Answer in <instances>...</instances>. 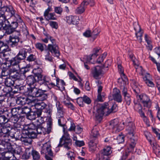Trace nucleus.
I'll return each instance as SVG.
<instances>
[{"mask_svg": "<svg viewBox=\"0 0 160 160\" xmlns=\"http://www.w3.org/2000/svg\"><path fill=\"white\" fill-rule=\"evenodd\" d=\"M118 107L116 104H113L110 109L109 108V104L108 102H105L103 104H98L97 107V112L96 117L98 118L102 117L104 114L108 115L111 112H116Z\"/></svg>", "mask_w": 160, "mask_h": 160, "instance_id": "nucleus-1", "label": "nucleus"}, {"mask_svg": "<svg viewBox=\"0 0 160 160\" xmlns=\"http://www.w3.org/2000/svg\"><path fill=\"white\" fill-rule=\"evenodd\" d=\"M16 11L11 6L8 7L4 6L0 8V14L4 15L8 19L9 18L14 16L15 20L21 22L22 21L20 16L16 13Z\"/></svg>", "mask_w": 160, "mask_h": 160, "instance_id": "nucleus-2", "label": "nucleus"}, {"mask_svg": "<svg viewBox=\"0 0 160 160\" xmlns=\"http://www.w3.org/2000/svg\"><path fill=\"white\" fill-rule=\"evenodd\" d=\"M67 126H65L63 128L64 134L60 139L59 143L57 148L61 147L63 145L64 147L67 150L71 148L70 146L72 145V140L70 138L69 134H68V130L67 129Z\"/></svg>", "mask_w": 160, "mask_h": 160, "instance_id": "nucleus-3", "label": "nucleus"}, {"mask_svg": "<svg viewBox=\"0 0 160 160\" xmlns=\"http://www.w3.org/2000/svg\"><path fill=\"white\" fill-rule=\"evenodd\" d=\"M126 129L128 131L127 136L129 138L128 142L129 143V148L133 150L135 148L136 144V137L134 136L135 134V127L132 125V123L127 126Z\"/></svg>", "mask_w": 160, "mask_h": 160, "instance_id": "nucleus-4", "label": "nucleus"}, {"mask_svg": "<svg viewBox=\"0 0 160 160\" xmlns=\"http://www.w3.org/2000/svg\"><path fill=\"white\" fill-rule=\"evenodd\" d=\"M46 92V91L42 90L34 87L30 88L29 93L32 97H37L38 99L42 101L47 98V95L45 93Z\"/></svg>", "mask_w": 160, "mask_h": 160, "instance_id": "nucleus-5", "label": "nucleus"}, {"mask_svg": "<svg viewBox=\"0 0 160 160\" xmlns=\"http://www.w3.org/2000/svg\"><path fill=\"white\" fill-rule=\"evenodd\" d=\"M36 128V126L33 123L25 125L23 128V132L28 135L31 139L34 138L36 137L37 134Z\"/></svg>", "mask_w": 160, "mask_h": 160, "instance_id": "nucleus-6", "label": "nucleus"}, {"mask_svg": "<svg viewBox=\"0 0 160 160\" xmlns=\"http://www.w3.org/2000/svg\"><path fill=\"white\" fill-rule=\"evenodd\" d=\"M15 21L12 22L10 24L9 21L7 20L8 24H5L3 27V29L5 31V33L10 34L13 33L18 26V23L21 24V23H20L18 21ZM20 25L21 26V25Z\"/></svg>", "mask_w": 160, "mask_h": 160, "instance_id": "nucleus-7", "label": "nucleus"}, {"mask_svg": "<svg viewBox=\"0 0 160 160\" xmlns=\"http://www.w3.org/2000/svg\"><path fill=\"white\" fill-rule=\"evenodd\" d=\"M20 35L19 32L16 31L11 35H10L7 42L8 45L11 47H14L17 46L20 40Z\"/></svg>", "mask_w": 160, "mask_h": 160, "instance_id": "nucleus-8", "label": "nucleus"}, {"mask_svg": "<svg viewBox=\"0 0 160 160\" xmlns=\"http://www.w3.org/2000/svg\"><path fill=\"white\" fill-rule=\"evenodd\" d=\"M136 95L140 102L142 103L145 108H150L151 106V101L149 96L145 94L138 95L136 94Z\"/></svg>", "mask_w": 160, "mask_h": 160, "instance_id": "nucleus-9", "label": "nucleus"}, {"mask_svg": "<svg viewBox=\"0 0 160 160\" xmlns=\"http://www.w3.org/2000/svg\"><path fill=\"white\" fill-rule=\"evenodd\" d=\"M112 152L111 148L109 146H105L97 154V157L98 160L101 159V158L109 157Z\"/></svg>", "mask_w": 160, "mask_h": 160, "instance_id": "nucleus-10", "label": "nucleus"}, {"mask_svg": "<svg viewBox=\"0 0 160 160\" xmlns=\"http://www.w3.org/2000/svg\"><path fill=\"white\" fill-rule=\"evenodd\" d=\"M20 115H12L9 119V121L10 122L14 128H20L22 124V120Z\"/></svg>", "mask_w": 160, "mask_h": 160, "instance_id": "nucleus-11", "label": "nucleus"}, {"mask_svg": "<svg viewBox=\"0 0 160 160\" xmlns=\"http://www.w3.org/2000/svg\"><path fill=\"white\" fill-rule=\"evenodd\" d=\"M109 128L112 130L113 132L116 133L119 132L122 129L119 126V122L117 119H114L109 122Z\"/></svg>", "mask_w": 160, "mask_h": 160, "instance_id": "nucleus-12", "label": "nucleus"}, {"mask_svg": "<svg viewBox=\"0 0 160 160\" xmlns=\"http://www.w3.org/2000/svg\"><path fill=\"white\" fill-rule=\"evenodd\" d=\"M48 49L55 57H58L60 55L59 48L56 44H48Z\"/></svg>", "mask_w": 160, "mask_h": 160, "instance_id": "nucleus-13", "label": "nucleus"}, {"mask_svg": "<svg viewBox=\"0 0 160 160\" xmlns=\"http://www.w3.org/2000/svg\"><path fill=\"white\" fill-rule=\"evenodd\" d=\"M41 154H48L51 156L53 153L51 149V144L49 142H47L43 145L41 150Z\"/></svg>", "mask_w": 160, "mask_h": 160, "instance_id": "nucleus-14", "label": "nucleus"}, {"mask_svg": "<svg viewBox=\"0 0 160 160\" xmlns=\"http://www.w3.org/2000/svg\"><path fill=\"white\" fill-rule=\"evenodd\" d=\"M2 131V134L3 138H6V139L9 138V135L10 132L12 130V127L10 125L8 124L3 125L1 128Z\"/></svg>", "mask_w": 160, "mask_h": 160, "instance_id": "nucleus-15", "label": "nucleus"}, {"mask_svg": "<svg viewBox=\"0 0 160 160\" xmlns=\"http://www.w3.org/2000/svg\"><path fill=\"white\" fill-rule=\"evenodd\" d=\"M21 23V25L20 28H21V31L22 34V39L23 40H26L29 36V32L28 29V28L25 25L24 23L23 22L22 20L21 22H19Z\"/></svg>", "mask_w": 160, "mask_h": 160, "instance_id": "nucleus-16", "label": "nucleus"}, {"mask_svg": "<svg viewBox=\"0 0 160 160\" xmlns=\"http://www.w3.org/2000/svg\"><path fill=\"white\" fill-rule=\"evenodd\" d=\"M47 106V104L42 102H40L35 103L34 108H35L37 111V116L41 115L42 110H44Z\"/></svg>", "mask_w": 160, "mask_h": 160, "instance_id": "nucleus-17", "label": "nucleus"}, {"mask_svg": "<svg viewBox=\"0 0 160 160\" xmlns=\"http://www.w3.org/2000/svg\"><path fill=\"white\" fill-rule=\"evenodd\" d=\"M134 28L136 31L135 35L138 40L140 43L142 42L143 31L141 30L140 26L137 23L134 25Z\"/></svg>", "mask_w": 160, "mask_h": 160, "instance_id": "nucleus-18", "label": "nucleus"}, {"mask_svg": "<svg viewBox=\"0 0 160 160\" xmlns=\"http://www.w3.org/2000/svg\"><path fill=\"white\" fill-rule=\"evenodd\" d=\"M42 69L40 68H34L32 71L34 76L37 77L38 81L39 83L42 80L43 78L46 77L45 76H43L42 75Z\"/></svg>", "mask_w": 160, "mask_h": 160, "instance_id": "nucleus-19", "label": "nucleus"}, {"mask_svg": "<svg viewBox=\"0 0 160 160\" xmlns=\"http://www.w3.org/2000/svg\"><path fill=\"white\" fill-rule=\"evenodd\" d=\"M16 69H12L10 78L13 79V80H24V77L23 75H21L20 72H16Z\"/></svg>", "mask_w": 160, "mask_h": 160, "instance_id": "nucleus-20", "label": "nucleus"}, {"mask_svg": "<svg viewBox=\"0 0 160 160\" xmlns=\"http://www.w3.org/2000/svg\"><path fill=\"white\" fill-rule=\"evenodd\" d=\"M112 97L113 99L118 102H122V97L120 94V90L116 88L113 89Z\"/></svg>", "mask_w": 160, "mask_h": 160, "instance_id": "nucleus-21", "label": "nucleus"}, {"mask_svg": "<svg viewBox=\"0 0 160 160\" xmlns=\"http://www.w3.org/2000/svg\"><path fill=\"white\" fill-rule=\"evenodd\" d=\"M89 4L88 1L84 0L81 3L80 6L77 8L75 10V12L77 14H81L84 12L85 8L87 5Z\"/></svg>", "mask_w": 160, "mask_h": 160, "instance_id": "nucleus-22", "label": "nucleus"}, {"mask_svg": "<svg viewBox=\"0 0 160 160\" xmlns=\"http://www.w3.org/2000/svg\"><path fill=\"white\" fill-rule=\"evenodd\" d=\"M91 72L93 78L97 79L98 77L102 73V68L98 66L92 69Z\"/></svg>", "mask_w": 160, "mask_h": 160, "instance_id": "nucleus-23", "label": "nucleus"}, {"mask_svg": "<svg viewBox=\"0 0 160 160\" xmlns=\"http://www.w3.org/2000/svg\"><path fill=\"white\" fill-rule=\"evenodd\" d=\"M20 140L24 144L27 145L31 144L32 142V139L27 134L23 133V130L22 134L20 137Z\"/></svg>", "mask_w": 160, "mask_h": 160, "instance_id": "nucleus-24", "label": "nucleus"}, {"mask_svg": "<svg viewBox=\"0 0 160 160\" xmlns=\"http://www.w3.org/2000/svg\"><path fill=\"white\" fill-rule=\"evenodd\" d=\"M28 50L25 48H21L16 56L21 60H24L26 57Z\"/></svg>", "mask_w": 160, "mask_h": 160, "instance_id": "nucleus-25", "label": "nucleus"}, {"mask_svg": "<svg viewBox=\"0 0 160 160\" xmlns=\"http://www.w3.org/2000/svg\"><path fill=\"white\" fill-rule=\"evenodd\" d=\"M9 139L0 138V145H2L4 147V148L10 150L11 148V143L9 142Z\"/></svg>", "mask_w": 160, "mask_h": 160, "instance_id": "nucleus-26", "label": "nucleus"}, {"mask_svg": "<svg viewBox=\"0 0 160 160\" xmlns=\"http://www.w3.org/2000/svg\"><path fill=\"white\" fill-rule=\"evenodd\" d=\"M78 18L76 16H70L66 17L67 22L69 24L76 25L78 23Z\"/></svg>", "mask_w": 160, "mask_h": 160, "instance_id": "nucleus-27", "label": "nucleus"}, {"mask_svg": "<svg viewBox=\"0 0 160 160\" xmlns=\"http://www.w3.org/2000/svg\"><path fill=\"white\" fill-rule=\"evenodd\" d=\"M56 106L57 110V114L60 117H63L65 113V109L64 108L62 105L60 103V102H57L56 104Z\"/></svg>", "mask_w": 160, "mask_h": 160, "instance_id": "nucleus-28", "label": "nucleus"}, {"mask_svg": "<svg viewBox=\"0 0 160 160\" xmlns=\"http://www.w3.org/2000/svg\"><path fill=\"white\" fill-rule=\"evenodd\" d=\"M40 84H43L49 89H50L56 86L54 83L50 82L46 77L45 78H43L42 80L40 82Z\"/></svg>", "mask_w": 160, "mask_h": 160, "instance_id": "nucleus-29", "label": "nucleus"}, {"mask_svg": "<svg viewBox=\"0 0 160 160\" xmlns=\"http://www.w3.org/2000/svg\"><path fill=\"white\" fill-rule=\"evenodd\" d=\"M27 83L29 86L33 85L36 84L38 80L36 79L35 77L32 75H30L27 76L26 79Z\"/></svg>", "mask_w": 160, "mask_h": 160, "instance_id": "nucleus-30", "label": "nucleus"}, {"mask_svg": "<svg viewBox=\"0 0 160 160\" xmlns=\"http://www.w3.org/2000/svg\"><path fill=\"white\" fill-rule=\"evenodd\" d=\"M97 140L96 139H94V140H91L88 142L89 150L90 151L93 152L96 150L97 147Z\"/></svg>", "mask_w": 160, "mask_h": 160, "instance_id": "nucleus-31", "label": "nucleus"}, {"mask_svg": "<svg viewBox=\"0 0 160 160\" xmlns=\"http://www.w3.org/2000/svg\"><path fill=\"white\" fill-rule=\"evenodd\" d=\"M56 86L60 90H63L65 89L64 86L65 83L64 81L62 80H60L59 78L56 79Z\"/></svg>", "mask_w": 160, "mask_h": 160, "instance_id": "nucleus-32", "label": "nucleus"}, {"mask_svg": "<svg viewBox=\"0 0 160 160\" xmlns=\"http://www.w3.org/2000/svg\"><path fill=\"white\" fill-rule=\"evenodd\" d=\"M12 69L9 68H3L2 70L1 73V77L3 78L4 77H6L9 75L10 77L11 73L12 72Z\"/></svg>", "mask_w": 160, "mask_h": 160, "instance_id": "nucleus-33", "label": "nucleus"}, {"mask_svg": "<svg viewBox=\"0 0 160 160\" xmlns=\"http://www.w3.org/2000/svg\"><path fill=\"white\" fill-rule=\"evenodd\" d=\"M11 65L14 66H18V64L21 61L18 58L17 56H16L13 58H12L11 60L7 61Z\"/></svg>", "mask_w": 160, "mask_h": 160, "instance_id": "nucleus-34", "label": "nucleus"}, {"mask_svg": "<svg viewBox=\"0 0 160 160\" xmlns=\"http://www.w3.org/2000/svg\"><path fill=\"white\" fill-rule=\"evenodd\" d=\"M145 40L147 43V48L148 49L151 50L152 48V42L151 38L147 34L145 35Z\"/></svg>", "mask_w": 160, "mask_h": 160, "instance_id": "nucleus-35", "label": "nucleus"}, {"mask_svg": "<svg viewBox=\"0 0 160 160\" xmlns=\"http://www.w3.org/2000/svg\"><path fill=\"white\" fill-rule=\"evenodd\" d=\"M44 16L46 20H56L57 19L55 14L54 12H51L44 15Z\"/></svg>", "mask_w": 160, "mask_h": 160, "instance_id": "nucleus-36", "label": "nucleus"}, {"mask_svg": "<svg viewBox=\"0 0 160 160\" xmlns=\"http://www.w3.org/2000/svg\"><path fill=\"white\" fill-rule=\"evenodd\" d=\"M121 78H119L118 82L121 87H124L125 85L128 83V79L126 76H121Z\"/></svg>", "mask_w": 160, "mask_h": 160, "instance_id": "nucleus-37", "label": "nucleus"}, {"mask_svg": "<svg viewBox=\"0 0 160 160\" xmlns=\"http://www.w3.org/2000/svg\"><path fill=\"white\" fill-rule=\"evenodd\" d=\"M32 109H34V108H32L31 107H28V106H25L22 108H20V111H21V114H25L27 116L30 112L32 111Z\"/></svg>", "mask_w": 160, "mask_h": 160, "instance_id": "nucleus-38", "label": "nucleus"}, {"mask_svg": "<svg viewBox=\"0 0 160 160\" xmlns=\"http://www.w3.org/2000/svg\"><path fill=\"white\" fill-rule=\"evenodd\" d=\"M37 116V111H32L30 112L27 117L28 119L30 120H33L36 119Z\"/></svg>", "mask_w": 160, "mask_h": 160, "instance_id": "nucleus-39", "label": "nucleus"}, {"mask_svg": "<svg viewBox=\"0 0 160 160\" xmlns=\"http://www.w3.org/2000/svg\"><path fill=\"white\" fill-rule=\"evenodd\" d=\"M4 78L5 79L4 81L5 84L6 86L11 87V86H13L14 84V80H12V79L10 78Z\"/></svg>", "mask_w": 160, "mask_h": 160, "instance_id": "nucleus-40", "label": "nucleus"}, {"mask_svg": "<svg viewBox=\"0 0 160 160\" xmlns=\"http://www.w3.org/2000/svg\"><path fill=\"white\" fill-rule=\"evenodd\" d=\"M20 108H12L11 110V112L12 115H18L21 114V111H20Z\"/></svg>", "mask_w": 160, "mask_h": 160, "instance_id": "nucleus-41", "label": "nucleus"}, {"mask_svg": "<svg viewBox=\"0 0 160 160\" xmlns=\"http://www.w3.org/2000/svg\"><path fill=\"white\" fill-rule=\"evenodd\" d=\"M36 129L37 130V134H43L44 135L47 132L46 128L41 126H38V127L36 126Z\"/></svg>", "mask_w": 160, "mask_h": 160, "instance_id": "nucleus-42", "label": "nucleus"}, {"mask_svg": "<svg viewBox=\"0 0 160 160\" xmlns=\"http://www.w3.org/2000/svg\"><path fill=\"white\" fill-rule=\"evenodd\" d=\"M25 101V104H27L29 107L32 108H34V106L35 105V102L33 100H31L28 98H26L23 99Z\"/></svg>", "mask_w": 160, "mask_h": 160, "instance_id": "nucleus-43", "label": "nucleus"}, {"mask_svg": "<svg viewBox=\"0 0 160 160\" xmlns=\"http://www.w3.org/2000/svg\"><path fill=\"white\" fill-rule=\"evenodd\" d=\"M32 155L33 159L34 160H38L40 158V155L38 152L35 150H32Z\"/></svg>", "mask_w": 160, "mask_h": 160, "instance_id": "nucleus-44", "label": "nucleus"}, {"mask_svg": "<svg viewBox=\"0 0 160 160\" xmlns=\"http://www.w3.org/2000/svg\"><path fill=\"white\" fill-rule=\"evenodd\" d=\"M47 131L48 133H49L51 131L52 122L51 119H49L47 122Z\"/></svg>", "mask_w": 160, "mask_h": 160, "instance_id": "nucleus-45", "label": "nucleus"}, {"mask_svg": "<svg viewBox=\"0 0 160 160\" xmlns=\"http://www.w3.org/2000/svg\"><path fill=\"white\" fill-rule=\"evenodd\" d=\"M43 112L45 113V114L43 115V117H44V118L51 117L52 115V111L50 108H46L44 111H43Z\"/></svg>", "mask_w": 160, "mask_h": 160, "instance_id": "nucleus-46", "label": "nucleus"}, {"mask_svg": "<svg viewBox=\"0 0 160 160\" xmlns=\"http://www.w3.org/2000/svg\"><path fill=\"white\" fill-rule=\"evenodd\" d=\"M91 136L92 138H95L94 139H96V138L99 136L98 130L95 128L93 129L92 131Z\"/></svg>", "mask_w": 160, "mask_h": 160, "instance_id": "nucleus-47", "label": "nucleus"}, {"mask_svg": "<svg viewBox=\"0 0 160 160\" xmlns=\"http://www.w3.org/2000/svg\"><path fill=\"white\" fill-rule=\"evenodd\" d=\"M69 160H75V154L72 152L69 151L67 153Z\"/></svg>", "mask_w": 160, "mask_h": 160, "instance_id": "nucleus-48", "label": "nucleus"}, {"mask_svg": "<svg viewBox=\"0 0 160 160\" xmlns=\"http://www.w3.org/2000/svg\"><path fill=\"white\" fill-rule=\"evenodd\" d=\"M107 55V53L104 52L101 56H99L97 60V62L100 64L102 62Z\"/></svg>", "mask_w": 160, "mask_h": 160, "instance_id": "nucleus-49", "label": "nucleus"}, {"mask_svg": "<svg viewBox=\"0 0 160 160\" xmlns=\"http://www.w3.org/2000/svg\"><path fill=\"white\" fill-rule=\"evenodd\" d=\"M8 121L7 118L4 115L0 116V125H4L7 124L6 123Z\"/></svg>", "mask_w": 160, "mask_h": 160, "instance_id": "nucleus-50", "label": "nucleus"}, {"mask_svg": "<svg viewBox=\"0 0 160 160\" xmlns=\"http://www.w3.org/2000/svg\"><path fill=\"white\" fill-rule=\"evenodd\" d=\"M128 56L129 58L133 62V64L134 65H137V60L135 58L132 52H130L128 53Z\"/></svg>", "mask_w": 160, "mask_h": 160, "instance_id": "nucleus-51", "label": "nucleus"}, {"mask_svg": "<svg viewBox=\"0 0 160 160\" xmlns=\"http://www.w3.org/2000/svg\"><path fill=\"white\" fill-rule=\"evenodd\" d=\"M124 97L125 102L126 104L128 106L129 105L131 100L130 95L129 94H127V95L124 96Z\"/></svg>", "mask_w": 160, "mask_h": 160, "instance_id": "nucleus-52", "label": "nucleus"}, {"mask_svg": "<svg viewBox=\"0 0 160 160\" xmlns=\"http://www.w3.org/2000/svg\"><path fill=\"white\" fill-rule=\"evenodd\" d=\"M45 59L46 60L49 62H52L53 61V58L50 56L49 51H47L46 52Z\"/></svg>", "mask_w": 160, "mask_h": 160, "instance_id": "nucleus-53", "label": "nucleus"}, {"mask_svg": "<svg viewBox=\"0 0 160 160\" xmlns=\"http://www.w3.org/2000/svg\"><path fill=\"white\" fill-rule=\"evenodd\" d=\"M100 30L98 28H95L91 33L92 37L95 39L97 36L99 34Z\"/></svg>", "mask_w": 160, "mask_h": 160, "instance_id": "nucleus-54", "label": "nucleus"}, {"mask_svg": "<svg viewBox=\"0 0 160 160\" xmlns=\"http://www.w3.org/2000/svg\"><path fill=\"white\" fill-rule=\"evenodd\" d=\"M41 115H40L39 116H37V124L38 125H39L41 124H42L44 122V119L43 117H43V116H41Z\"/></svg>", "mask_w": 160, "mask_h": 160, "instance_id": "nucleus-55", "label": "nucleus"}, {"mask_svg": "<svg viewBox=\"0 0 160 160\" xmlns=\"http://www.w3.org/2000/svg\"><path fill=\"white\" fill-rule=\"evenodd\" d=\"M49 24L51 27L52 28L57 29L58 28V24L55 21H50Z\"/></svg>", "mask_w": 160, "mask_h": 160, "instance_id": "nucleus-56", "label": "nucleus"}, {"mask_svg": "<svg viewBox=\"0 0 160 160\" xmlns=\"http://www.w3.org/2000/svg\"><path fill=\"white\" fill-rule=\"evenodd\" d=\"M36 48L40 51L41 52L43 51L44 50V47L43 45L40 43H37L35 44Z\"/></svg>", "mask_w": 160, "mask_h": 160, "instance_id": "nucleus-57", "label": "nucleus"}, {"mask_svg": "<svg viewBox=\"0 0 160 160\" xmlns=\"http://www.w3.org/2000/svg\"><path fill=\"white\" fill-rule=\"evenodd\" d=\"M153 148V150L155 152H159L160 151L159 150L160 147L156 143L153 142L152 145H151Z\"/></svg>", "mask_w": 160, "mask_h": 160, "instance_id": "nucleus-58", "label": "nucleus"}, {"mask_svg": "<svg viewBox=\"0 0 160 160\" xmlns=\"http://www.w3.org/2000/svg\"><path fill=\"white\" fill-rule=\"evenodd\" d=\"M30 71V69L28 68H25L20 72L21 75H23L24 76V79L26 78V73L27 72H28Z\"/></svg>", "mask_w": 160, "mask_h": 160, "instance_id": "nucleus-59", "label": "nucleus"}, {"mask_svg": "<svg viewBox=\"0 0 160 160\" xmlns=\"http://www.w3.org/2000/svg\"><path fill=\"white\" fill-rule=\"evenodd\" d=\"M3 88L2 89L3 92L5 93L4 94H6L7 93H9L12 90V88L11 87H9L7 86H2Z\"/></svg>", "mask_w": 160, "mask_h": 160, "instance_id": "nucleus-60", "label": "nucleus"}, {"mask_svg": "<svg viewBox=\"0 0 160 160\" xmlns=\"http://www.w3.org/2000/svg\"><path fill=\"white\" fill-rule=\"evenodd\" d=\"M118 71L120 74L121 76L124 77L125 76V74L124 73V69L122 67L121 65L119 64L118 65Z\"/></svg>", "mask_w": 160, "mask_h": 160, "instance_id": "nucleus-61", "label": "nucleus"}, {"mask_svg": "<svg viewBox=\"0 0 160 160\" xmlns=\"http://www.w3.org/2000/svg\"><path fill=\"white\" fill-rule=\"evenodd\" d=\"M117 142L118 143H122L124 142V137L122 135H119L117 138Z\"/></svg>", "mask_w": 160, "mask_h": 160, "instance_id": "nucleus-62", "label": "nucleus"}, {"mask_svg": "<svg viewBox=\"0 0 160 160\" xmlns=\"http://www.w3.org/2000/svg\"><path fill=\"white\" fill-rule=\"evenodd\" d=\"M36 59V56L33 54H30L27 58L26 60L30 62H32L34 61Z\"/></svg>", "mask_w": 160, "mask_h": 160, "instance_id": "nucleus-63", "label": "nucleus"}, {"mask_svg": "<svg viewBox=\"0 0 160 160\" xmlns=\"http://www.w3.org/2000/svg\"><path fill=\"white\" fill-rule=\"evenodd\" d=\"M20 134V133L18 132H16L14 133L12 136H11V137L12 138H15L16 140H18L20 139V137L21 136V135Z\"/></svg>", "mask_w": 160, "mask_h": 160, "instance_id": "nucleus-64", "label": "nucleus"}]
</instances>
